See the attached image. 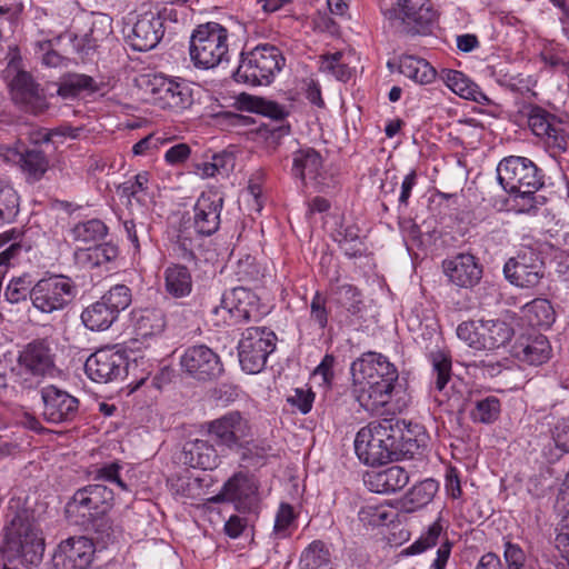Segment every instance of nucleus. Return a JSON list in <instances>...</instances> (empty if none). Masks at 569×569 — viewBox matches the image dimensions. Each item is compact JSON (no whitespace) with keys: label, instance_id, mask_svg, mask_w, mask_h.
<instances>
[{"label":"nucleus","instance_id":"1","mask_svg":"<svg viewBox=\"0 0 569 569\" xmlns=\"http://www.w3.org/2000/svg\"><path fill=\"white\" fill-rule=\"evenodd\" d=\"M351 393L359 406L372 415H396L408 406L399 383V372L386 356L368 351L350 367Z\"/></svg>","mask_w":569,"mask_h":569},{"label":"nucleus","instance_id":"2","mask_svg":"<svg viewBox=\"0 0 569 569\" xmlns=\"http://www.w3.org/2000/svg\"><path fill=\"white\" fill-rule=\"evenodd\" d=\"M413 446L412 439L405 440L398 421L382 419L361 428L355 439V451L360 461L379 466L400 460Z\"/></svg>","mask_w":569,"mask_h":569},{"label":"nucleus","instance_id":"3","mask_svg":"<svg viewBox=\"0 0 569 569\" xmlns=\"http://www.w3.org/2000/svg\"><path fill=\"white\" fill-rule=\"evenodd\" d=\"M44 552V539L37 523L21 516H16L3 530L0 555L3 563L19 560L22 565H37Z\"/></svg>","mask_w":569,"mask_h":569},{"label":"nucleus","instance_id":"4","mask_svg":"<svg viewBox=\"0 0 569 569\" xmlns=\"http://www.w3.org/2000/svg\"><path fill=\"white\" fill-rule=\"evenodd\" d=\"M498 181L510 194L521 200H529L525 210L535 208V193L543 186V176L528 158L510 156L502 159L497 167Z\"/></svg>","mask_w":569,"mask_h":569},{"label":"nucleus","instance_id":"5","mask_svg":"<svg viewBox=\"0 0 569 569\" xmlns=\"http://www.w3.org/2000/svg\"><path fill=\"white\" fill-rule=\"evenodd\" d=\"M281 51L272 44H259L248 52H242L233 79L249 86H267L284 66Z\"/></svg>","mask_w":569,"mask_h":569},{"label":"nucleus","instance_id":"6","mask_svg":"<svg viewBox=\"0 0 569 569\" xmlns=\"http://www.w3.org/2000/svg\"><path fill=\"white\" fill-rule=\"evenodd\" d=\"M113 491L102 483L78 489L66 503V518L71 525L89 529L111 508Z\"/></svg>","mask_w":569,"mask_h":569},{"label":"nucleus","instance_id":"7","mask_svg":"<svg viewBox=\"0 0 569 569\" xmlns=\"http://www.w3.org/2000/svg\"><path fill=\"white\" fill-rule=\"evenodd\" d=\"M380 10L399 33L422 34L436 19L429 0H379Z\"/></svg>","mask_w":569,"mask_h":569},{"label":"nucleus","instance_id":"8","mask_svg":"<svg viewBox=\"0 0 569 569\" xmlns=\"http://www.w3.org/2000/svg\"><path fill=\"white\" fill-rule=\"evenodd\" d=\"M228 30L217 22L200 24L190 37L189 54L198 69H212L228 60Z\"/></svg>","mask_w":569,"mask_h":569},{"label":"nucleus","instance_id":"9","mask_svg":"<svg viewBox=\"0 0 569 569\" xmlns=\"http://www.w3.org/2000/svg\"><path fill=\"white\" fill-rule=\"evenodd\" d=\"M77 284L68 276L50 274L33 284L32 306L42 313L66 309L77 296Z\"/></svg>","mask_w":569,"mask_h":569},{"label":"nucleus","instance_id":"10","mask_svg":"<svg viewBox=\"0 0 569 569\" xmlns=\"http://www.w3.org/2000/svg\"><path fill=\"white\" fill-rule=\"evenodd\" d=\"M457 336L469 347L477 350H493L508 343L512 336V327L502 320H468L457 328Z\"/></svg>","mask_w":569,"mask_h":569},{"label":"nucleus","instance_id":"11","mask_svg":"<svg viewBox=\"0 0 569 569\" xmlns=\"http://www.w3.org/2000/svg\"><path fill=\"white\" fill-rule=\"evenodd\" d=\"M277 337L266 327L247 328L238 343L239 362L248 373H259L276 349Z\"/></svg>","mask_w":569,"mask_h":569},{"label":"nucleus","instance_id":"12","mask_svg":"<svg viewBox=\"0 0 569 569\" xmlns=\"http://www.w3.org/2000/svg\"><path fill=\"white\" fill-rule=\"evenodd\" d=\"M149 100L156 107L172 112H181L193 103L192 89L184 80L154 76L148 83Z\"/></svg>","mask_w":569,"mask_h":569},{"label":"nucleus","instance_id":"13","mask_svg":"<svg viewBox=\"0 0 569 569\" xmlns=\"http://www.w3.org/2000/svg\"><path fill=\"white\" fill-rule=\"evenodd\" d=\"M503 274L512 286L535 288L545 277V263L537 250L523 248L506 261Z\"/></svg>","mask_w":569,"mask_h":569},{"label":"nucleus","instance_id":"14","mask_svg":"<svg viewBox=\"0 0 569 569\" xmlns=\"http://www.w3.org/2000/svg\"><path fill=\"white\" fill-rule=\"evenodd\" d=\"M208 433L218 446L228 449L243 447L252 437V426L249 418L238 410H232L208 422Z\"/></svg>","mask_w":569,"mask_h":569},{"label":"nucleus","instance_id":"15","mask_svg":"<svg viewBox=\"0 0 569 569\" xmlns=\"http://www.w3.org/2000/svg\"><path fill=\"white\" fill-rule=\"evenodd\" d=\"M180 367L198 381L216 380L224 371L219 355L206 345L188 347L180 356Z\"/></svg>","mask_w":569,"mask_h":569},{"label":"nucleus","instance_id":"16","mask_svg":"<svg viewBox=\"0 0 569 569\" xmlns=\"http://www.w3.org/2000/svg\"><path fill=\"white\" fill-rule=\"evenodd\" d=\"M19 376L43 378L56 370V353L47 339H37L23 347L17 359Z\"/></svg>","mask_w":569,"mask_h":569},{"label":"nucleus","instance_id":"17","mask_svg":"<svg viewBox=\"0 0 569 569\" xmlns=\"http://www.w3.org/2000/svg\"><path fill=\"white\" fill-rule=\"evenodd\" d=\"M42 400V417L53 425L68 423L73 421L79 412V400L68 391L48 385L40 390Z\"/></svg>","mask_w":569,"mask_h":569},{"label":"nucleus","instance_id":"18","mask_svg":"<svg viewBox=\"0 0 569 569\" xmlns=\"http://www.w3.org/2000/svg\"><path fill=\"white\" fill-rule=\"evenodd\" d=\"M128 361L123 352L110 348L99 349L84 362V372L98 383L112 382L127 371Z\"/></svg>","mask_w":569,"mask_h":569},{"label":"nucleus","instance_id":"19","mask_svg":"<svg viewBox=\"0 0 569 569\" xmlns=\"http://www.w3.org/2000/svg\"><path fill=\"white\" fill-rule=\"evenodd\" d=\"M11 96L21 110L33 116H40L49 108L43 90L27 71H19L12 79Z\"/></svg>","mask_w":569,"mask_h":569},{"label":"nucleus","instance_id":"20","mask_svg":"<svg viewBox=\"0 0 569 569\" xmlns=\"http://www.w3.org/2000/svg\"><path fill=\"white\" fill-rule=\"evenodd\" d=\"M93 541L87 537H71L61 541L53 553L56 569H87L94 556Z\"/></svg>","mask_w":569,"mask_h":569},{"label":"nucleus","instance_id":"21","mask_svg":"<svg viewBox=\"0 0 569 569\" xmlns=\"http://www.w3.org/2000/svg\"><path fill=\"white\" fill-rule=\"evenodd\" d=\"M82 33H71L70 41L74 51L81 57H88L97 51L100 43L112 36V19L106 13H92Z\"/></svg>","mask_w":569,"mask_h":569},{"label":"nucleus","instance_id":"22","mask_svg":"<svg viewBox=\"0 0 569 569\" xmlns=\"http://www.w3.org/2000/svg\"><path fill=\"white\" fill-rule=\"evenodd\" d=\"M439 543L437 557L431 563L432 569H446L447 562L451 555L453 543L443 532V527L439 521H435L428 527L419 539L401 551L402 556H412L421 553Z\"/></svg>","mask_w":569,"mask_h":569},{"label":"nucleus","instance_id":"23","mask_svg":"<svg viewBox=\"0 0 569 569\" xmlns=\"http://www.w3.org/2000/svg\"><path fill=\"white\" fill-rule=\"evenodd\" d=\"M166 11L146 12L139 16L128 34V41L133 50L148 51L157 47L164 34L162 21Z\"/></svg>","mask_w":569,"mask_h":569},{"label":"nucleus","instance_id":"24","mask_svg":"<svg viewBox=\"0 0 569 569\" xmlns=\"http://www.w3.org/2000/svg\"><path fill=\"white\" fill-rule=\"evenodd\" d=\"M449 281L459 288H473L482 278V266L471 253H458L442 262Z\"/></svg>","mask_w":569,"mask_h":569},{"label":"nucleus","instance_id":"25","mask_svg":"<svg viewBox=\"0 0 569 569\" xmlns=\"http://www.w3.org/2000/svg\"><path fill=\"white\" fill-rule=\"evenodd\" d=\"M222 207L223 197L219 192L201 193L193 208V223L198 233L211 236L219 229Z\"/></svg>","mask_w":569,"mask_h":569},{"label":"nucleus","instance_id":"26","mask_svg":"<svg viewBox=\"0 0 569 569\" xmlns=\"http://www.w3.org/2000/svg\"><path fill=\"white\" fill-rule=\"evenodd\" d=\"M322 157L311 147H301L292 152L291 173L307 186L308 181L318 183L322 172Z\"/></svg>","mask_w":569,"mask_h":569},{"label":"nucleus","instance_id":"27","mask_svg":"<svg viewBox=\"0 0 569 569\" xmlns=\"http://www.w3.org/2000/svg\"><path fill=\"white\" fill-rule=\"evenodd\" d=\"M528 124L537 137L547 139L552 146L566 149V139L555 123V116L540 107H532L528 116Z\"/></svg>","mask_w":569,"mask_h":569},{"label":"nucleus","instance_id":"28","mask_svg":"<svg viewBox=\"0 0 569 569\" xmlns=\"http://www.w3.org/2000/svg\"><path fill=\"white\" fill-rule=\"evenodd\" d=\"M182 461L191 468L211 470L218 466L219 456L214 446L209 441L196 439L184 445Z\"/></svg>","mask_w":569,"mask_h":569},{"label":"nucleus","instance_id":"29","mask_svg":"<svg viewBox=\"0 0 569 569\" xmlns=\"http://www.w3.org/2000/svg\"><path fill=\"white\" fill-rule=\"evenodd\" d=\"M409 482L407 470L399 466H392L385 470L368 475L366 483L370 490L378 493H392L401 490Z\"/></svg>","mask_w":569,"mask_h":569},{"label":"nucleus","instance_id":"30","mask_svg":"<svg viewBox=\"0 0 569 569\" xmlns=\"http://www.w3.org/2000/svg\"><path fill=\"white\" fill-rule=\"evenodd\" d=\"M513 350L518 359L533 366L545 363L551 353L549 341L542 335L520 338L516 342Z\"/></svg>","mask_w":569,"mask_h":569},{"label":"nucleus","instance_id":"31","mask_svg":"<svg viewBox=\"0 0 569 569\" xmlns=\"http://www.w3.org/2000/svg\"><path fill=\"white\" fill-rule=\"evenodd\" d=\"M24 232L20 229L12 228L0 233V248L8 247L0 252V273H4L8 268L14 266L21 253L28 252L30 246L23 241Z\"/></svg>","mask_w":569,"mask_h":569},{"label":"nucleus","instance_id":"32","mask_svg":"<svg viewBox=\"0 0 569 569\" xmlns=\"http://www.w3.org/2000/svg\"><path fill=\"white\" fill-rule=\"evenodd\" d=\"M164 291L174 299L188 297L192 291L190 270L180 263H170L163 271Z\"/></svg>","mask_w":569,"mask_h":569},{"label":"nucleus","instance_id":"33","mask_svg":"<svg viewBox=\"0 0 569 569\" xmlns=\"http://www.w3.org/2000/svg\"><path fill=\"white\" fill-rule=\"evenodd\" d=\"M252 298L253 295L249 290L242 287L233 288L222 296L221 306L216 308V312L226 311L234 321L250 320L248 305Z\"/></svg>","mask_w":569,"mask_h":569},{"label":"nucleus","instance_id":"34","mask_svg":"<svg viewBox=\"0 0 569 569\" xmlns=\"http://www.w3.org/2000/svg\"><path fill=\"white\" fill-rule=\"evenodd\" d=\"M503 557L505 565L497 555L486 553L480 558L477 569H522L525 566L526 555L518 545L506 542Z\"/></svg>","mask_w":569,"mask_h":569},{"label":"nucleus","instance_id":"35","mask_svg":"<svg viewBox=\"0 0 569 569\" xmlns=\"http://www.w3.org/2000/svg\"><path fill=\"white\" fill-rule=\"evenodd\" d=\"M118 254V247L110 242L89 248H80L74 252L77 262L83 268L89 269L111 262L117 259Z\"/></svg>","mask_w":569,"mask_h":569},{"label":"nucleus","instance_id":"36","mask_svg":"<svg viewBox=\"0 0 569 569\" xmlns=\"http://www.w3.org/2000/svg\"><path fill=\"white\" fill-rule=\"evenodd\" d=\"M118 319L112 308L102 300H98L83 309L81 321L91 331H103L109 329Z\"/></svg>","mask_w":569,"mask_h":569},{"label":"nucleus","instance_id":"37","mask_svg":"<svg viewBox=\"0 0 569 569\" xmlns=\"http://www.w3.org/2000/svg\"><path fill=\"white\" fill-rule=\"evenodd\" d=\"M19 168L30 183L40 181L49 169V159L40 149H24Z\"/></svg>","mask_w":569,"mask_h":569},{"label":"nucleus","instance_id":"38","mask_svg":"<svg viewBox=\"0 0 569 569\" xmlns=\"http://www.w3.org/2000/svg\"><path fill=\"white\" fill-rule=\"evenodd\" d=\"M399 71L406 78L419 84L431 83L437 74L436 70L428 61L413 56H403L400 58Z\"/></svg>","mask_w":569,"mask_h":569},{"label":"nucleus","instance_id":"39","mask_svg":"<svg viewBox=\"0 0 569 569\" xmlns=\"http://www.w3.org/2000/svg\"><path fill=\"white\" fill-rule=\"evenodd\" d=\"M134 328L141 337L161 333L166 328V317L162 310L146 308L134 312Z\"/></svg>","mask_w":569,"mask_h":569},{"label":"nucleus","instance_id":"40","mask_svg":"<svg viewBox=\"0 0 569 569\" xmlns=\"http://www.w3.org/2000/svg\"><path fill=\"white\" fill-rule=\"evenodd\" d=\"M446 83L455 93L465 99L478 103L488 101L487 96L480 88L460 71L449 70L446 74Z\"/></svg>","mask_w":569,"mask_h":569},{"label":"nucleus","instance_id":"41","mask_svg":"<svg viewBox=\"0 0 569 569\" xmlns=\"http://www.w3.org/2000/svg\"><path fill=\"white\" fill-rule=\"evenodd\" d=\"M299 569H333L328 547L320 540L312 541L301 552Z\"/></svg>","mask_w":569,"mask_h":569},{"label":"nucleus","instance_id":"42","mask_svg":"<svg viewBox=\"0 0 569 569\" xmlns=\"http://www.w3.org/2000/svg\"><path fill=\"white\" fill-rule=\"evenodd\" d=\"M108 234V227L100 219H90L76 223L70 236L73 241L88 244L102 240Z\"/></svg>","mask_w":569,"mask_h":569},{"label":"nucleus","instance_id":"43","mask_svg":"<svg viewBox=\"0 0 569 569\" xmlns=\"http://www.w3.org/2000/svg\"><path fill=\"white\" fill-rule=\"evenodd\" d=\"M240 108L247 111L258 112L269 118L281 120L287 117L286 108L274 101L264 100L262 98L252 97L249 94H240Z\"/></svg>","mask_w":569,"mask_h":569},{"label":"nucleus","instance_id":"44","mask_svg":"<svg viewBox=\"0 0 569 569\" xmlns=\"http://www.w3.org/2000/svg\"><path fill=\"white\" fill-rule=\"evenodd\" d=\"M99 87L94 79L83 73H70L63 78L58 94L63 99L74 98L82 91L96 92Z\"/></svg>","mask_w":569,"mask_h":569},{"label":"nucleus","instance_id":"45","mask_svg":"<svg viewBox=\"0 0 569 569\" xmlns=\"http://www.w3.org/2000/svg\"><path fill=\"white\" fill-rule=\"evenodd\" d=\"M526 317L531 326L549 328L556 319V313L550 301L535 299L525 308Z\"/></svg>","mask_w":569,"mask_h":569},{"label":"nucleus","instance_id":"46","mask_svg":"<svg viewBox=\"0 0 569 569\" xmlns=\"http://www.w3.org/2000/svg\"><path fill=\"white\" fill-rule=\"evenodd\" d=\"M33 284V280L29 273L13 277L6 288V300L10 303L26 301L28 297L32 300Z\"/></svg>","mask_w":569,"mask_h":569},{"label":"nucleus","instance_id":"47","mask_svg":"<svg viewBox=\"0 0 569 569\" xmlns=\"http://www.w3.org/2000/svg\"><path fill=\"white\" fill-rule=\"evenodd\" d=\"M432 366V373L436 376V388L441 391L451 378V357L441 350L432 351L429 355Z\"/></svg>","mask_w":569,"mask_h":569},{"label":"nucleus","instance_id":"48","mask_svg":"<svg viewBox=\"0 0 569 569\" xmlns=\"http://www.w3.org/2000/svg\"><path fill=\"white\" fill-rule=\"evenodd\" d=\"M500 413V401L495 396L477 400L470 417L475 422L491 423L498 419Z\"/></svg>","mask_w":569,"mask_h":569},{"label":"nucleus","instance_id":"49","mask_svg":"<svg viewBox=\"0 0 569 569\" xmlns=\"http://www.w3.org/2000/svg\"><path fill=\"white\" fill-rule=\"evenodd\" d=\"M340 51L327 53L320 57V71L332 74L340 81H347L351 77V69L342 61Z\"/></svg>","mask_w":569,"mask_h":569},{"label":"nucleus","instance_id":"50","mask_svg":"<svg viewBox=\"0 0 569 569\" xmlns=\"http://www.w3.org/2000/svg\"><path fill=\"white\" fill-rule=\"evenodd\" d=\"M19 213V197L9 187L0 186V227L14 221Z\"/></svg>","mask_w":569,"mask_h":569},{"label":"nucleus","instance_id":"51","mask_svg":"<svg viewBox=\"0 0 569 569\" xmlns=\"http://www.w3.org/2000/svg\"><path fill=\"white\" fill-rule=\"evenodd\" d=\"M131 290L126 284H116L111 287L101 298L108 307L119 317V313L127 309L131 303Z\"/></svg>","mask_w":569,"mask_h":569},{"label":"nucleus","instance_id":"52","mask_svg":"<svg viewBox=\"0 0 569 569\" xmlns=\"http://www.w3.org/2000/svg\"><path fill=\"white\" fill-rule=\"evenodd\" d=\"M60 40L61 36L51 40L37 41L34 43L36 53L41 54V62L46 67L58 68L63 64L66 58L54 49V46L58 44Z\"/></svg>","mask_w":569,"mask_h":569},{"label":"nucleus","instance_id":"53","mask_svg":"<svg viewBox=\"0 0 569 569\" xmlns=\"http://www.w3.org/2000/svg\"><path fill=\"white\" fill-rule=\"evenodd\" d=\"M338 302L351 315L360 312L362 307L361 293L352 284L345 283L337 289Z\"/></svg>","mask_w":569,"mask_h":569},{"label":"nucleus","instance_id":"54","mask_svg":"<svg viewBox=\"0 0 569 569\" xmlns=\"http://www.w3.org/2000/svg\"><path fill=\"white\" fill-rule=\"evenodd\" d=\"M340 238L337 240L340 249L349 258L360 256L362 252V242L359 237V230L356 227H346L339 232Z\"/></svg>","mask_w":569,"mask_h":569},{"label":"nucleus","instance_id":"55","mask_svg":"<svg viewBox=\"0 0 569 569\" xmlns=\"http://www.w3.org/2000/svg\"><path fill=\"white\" fill-rule=\"evenodd\" d=\"M438 491V482L433 479H426L415 485L409 491V499L417 506L429 503Z\"/></svg>","mask_w":569,"mask_h":569},{"label":"nucleus","instance_id":"56","mask_svg":"<svg viewBox=\"0 0 569 569\" xmlns=\"http://www.w3.org/2000/svg\"><path fill=\"white\" fill-rule=\"evenodd\" d=\"M310 320L321 330L328 326L329 310L327 308V297L320 291H316L311 299Z\"/></svg>","mask_w":569,"mask_h":569},{"label":"nucleus","instance_id":"57","mask_svg":"<svg viewBox=\"0 0 569 569\" xmlns=\"http://www.w3.org/2000/svg\"><path fill=\"white\" fill-rule=\"evenodd\" d=\"M555 547L565 562L569 561V511L562 516L556 528Z\"/></svg>","mask_w":569,"mask_h":569},{"label":"nucleus","instance_id":"58","mask_svg":"<svg viewBox=\"0 0 569 569\" xmlns=\"http://www.w3.org/2000/svg\"><path fill=\"white\" fill-rule=\"evenodd\" d=\"M199 487V480L189 476H179L170 481L171 492L181 498H193Z\"/></svg>","mask_w":569,"mask_h":569},{"label":"nucleus","instance_id":"59","mask_svg":"<svg viewBox=\"0 0 569 569\" xmlns=\"http://www.w3.org/2000/svg\"><path fill=\"white\" fill-rule=\"evenodd\" d=\"M121 465L119 462H111L103 465L96 471L94 480H101L117 485L121 490H128L127 485L121 480L119 472Z\"/></svg>","mask_w":569,"mask_h":569},{"label":"nucleus","instance_id":"60","mask_svg":"<svg viewBox=\"0 0 569 569\" xmlns=\"http://www.w3.org/2000/svg\"><path fill=\"white\" fill-rule=\"evenodd\" d=\"M149 181V173L143 171L138 173L133 180L126 181L121 186L118 187V191L122 197L137 198L139 192H142L147 189V184Z\"/></svg>","mask_w":569,"mask_h":569},{"label":"nucleus","instance_id":"61","mask_svg":"<svg viewBox=\"0 0 569 569\" xmlns=\"http://www.w3.org/2000/svg\"><path fill=\"white\" fill-rule=\"evenodd\" d=\"M295 518L296 516L292 506L284 502L281 503L274 519V532L280 537H286L287 530Z\"/></svg>","mask_w":569,"mask_h":569},{"label":"nucleus","instance_id":"62","mask_svg":"<svg viewBox=\"0 0 569 569\" xmlns=\"http://www.w3.org/2000/svg\"><path fill=\"white\" fill-rule=\"evenodd\" d=\"M81 131H82L81 127H72L70 124H61L50 131H46L43 133L39 132L37 137H32V141L34 143L49 142L51 140V137H53V136L77 139V138H79Z\"/></svg>","mask_w":569,"mask_h":569},{"label":"nucleus","instance_id":"63","mask_svg":"<svg viewBox=\"0 0 569 569\" xmlns=\"http://www.w3.org/2000/svg\"><path fill=\"white\" fill-rule=\"evenodd\" d=\"M123 229L128 240L132 243L134 252H140V239L148 238L147 226L142 222L137 223L134 220L123 221Z\"/></svg>","mask_w":569,"mask_h":569},{"label":"nucleus","instance_id":"64","mask_svg":"<svg viewBox=\"0 0 569 569\" xmlns=\"http://www.w3.org/2000/svg\"><path fill=\"white\" fill-rule=\"evenodd\" d=\"M313 400L315 393L310 389L297 388L295 393L288 397V402L303 415L311 410Z\"/></svg>","mask_w":569,"mask_h":569}]
</instances>
